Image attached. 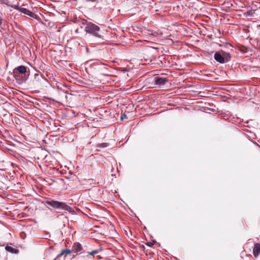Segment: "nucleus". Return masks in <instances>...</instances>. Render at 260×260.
I'll return each mask as SVG.
<instances>
[{"mask_svg":"<svg viewBox=\"0 0 260 260\" xmlns=\"http://www.w3.org/2000/svg\"><path fill=\"white\" fill-rule=\"evenodd\" d=\"M72 250L70 249L63 250L59 254H58L57 257H60L61 256L63 255H65V256H66L67 254H70L72 252Z\"/></svg>","mask_w":260,"mask_h":260,"instance_id":"11","label":"nucleus"},{"mask_svg":"<svg viewBox=\"0 0 260 260\" xmlns=\"http://www.w3.org/2000/svg\"><path fill=\"white\" fill-rule=\"evenodd\" d=\"M260 253V244L256 243L254 245V246L253 249V254L255 257L258 256L259 253Z\"/></svg>","mask_w":260,"mask_h":260,"instance_id":"8","label":"nucleus"},{"mask_svg":"<svg viewBox=\"0 0 260 260\" xmlns=\"http://www.w3.org/2000/svg\"><path fill=\"white\" fill-rule=\"evenodd\" d=\"M26 72V68L24 66H19L13 70L14 77L18 79L20 74H25Z\"/></svg>","mask_w":260,"mask_h":260,"instance_id":"3","label":"nucleus"},{"mask_svg":"<svg viewBox=\"0 0 260 260\" xmlns=\"http://www.w3.org/2000/svg\"><path fill=\"white\" fill-rule=\"evenodd\" d=\"M5 249L7 251H9L12 253H17L18 252V250H17L15 248H13V247L9 246H6Z\"/></svg>","mask_w":260,"mask_h":260,"instance_id":"12","label":"nucleus"},{"mask_svg":"<svg viewBox=\"0 0 260 260\" xmlns=\"http://www.w3.org/2000/svg\"><path fill=\"white\" fill-rule=\"evenodd\" d=\"M108 146H109V143H103L101 144H99L96 146V147H97L96 150L98 151H101L100 148H105V147H108Z\"/></svg>","mask_w":260,"mask_h":260,"instance_id":"13","label":"nucleus"},{"mask_svg":"<svg viewBox=\"0 0 260 260\" xmlns=\"http://www.w3.org/2000/svg\"><path fill=\"white\" fill-rule=\"evenodd\" d=\"M148 245L149 246H152L153 245V244H152V243H148Z\"/></svg>","mask_w":260,"mask_h":260,"instance_id":"16","label":"nucleus"},{"mask_svg":"<svg viewBox=\"0 0 260 260\" xmlns=\"http://www.w3.org/2000/svg\"><path fill=\"white\" fill-rule=\"evenodd\" d=\"M214 59L220 63H224V59L223 58L222 54L219 52H216L214 55Z\"/></svg>","mask_w":260,"mask_h":260,"instance_id":"7","label":"nucleus"},{"mask_svg":"<svg viewBox=\"0 0 260 260\" xmlns=\"http://www.w3.org/2000/svg\"><path fill=\"white\" fill-rule=\"evenodd\" d=\"M86 1H88V2H95L96 0H86Z\"/></svg>","mask_w":260,"mask_h":260,"instance_id":"17","label":"nucleus"},{"mask_svg":"<svg viewBox=\"0 0 260 260\" xmlns=\"http://www.w3.org/2000/svg\"><path fill=\"white\" fill-rule=\"evenodd\" d=\"M167 81L168 80L165 77H156L154 78V85L158 86L164 85Z\"/></svg>","mask_w":260,"mask_h":260,"instance_id":"4","label":"nucleus"},{"mask_svg":"<svg viewBox=\"0 0 260 260\" xmlns=\"http://www.w3.org/2000/svg\"><path fill=\"white\" fill-rule=\"evenodd\" d=\"M0 2L2 4H5L6 5H7V6L9 5V0H0Z\"/></svg>","mask_w":260,"mask_h":260,"instance_id":"14","label":"nucleus"},{"mask_svg":"<svg viewBox=\"0 0 260 260\" xmlns=\"http://www.w3.org/2000/svg\"><path fill=\"white\" fill-rule=\"evenodd\" d=\"M15 9L19 10V11H20L21 12L25 14H26L30 17H34V14L31 12L30 11L25 9V8H19L18 7H15Z\"/></svg>","mask_w":260,"mask_h":260,"instance_id":"6","label":"nucleus"},{"mask_svg":"<svg viewBox=\"0 0 260 260\" xmlns=\"http://www.w3.org/2000/svg\"><path fill=\"white\" fill-rule=\"evenodd\" d=\"M101 251V249H96L92 251L91 252H88L86 253L85 255H84L83 257H89V256H94V255L96 254L99 253Z\"/></svg>","mask_w":260,"mask_h":260,"instance_id":"9","label":"nucleus"},{"mask_svg":"<svg viewBox=\"0 0 260 260\" xmlns=\"http://www.w3.org/2000/svg\"><path fill=\"white\" fill-rule=\"evenodd\" d=\"M85 31L94 37L103 40V36L100 34V28L98 25L91 22H87L84 28Z\"/></svg>","mask_w":260,"mask_h":260,"instance_id":"2","label":"nucleus"},{"mask_svg":"<svg viewBox=\"0 0 260 260\" xmlns=\"http://www.w3.org/2000/svg\"><path fill=\"white\" fill-rule=\"evenodd\" d=\"M58 258H59V257H57V256H56V258H55L53 260H58Z\"/></svg>","mask_w":260,"mask_h":260,"instance_id":"18","label":"nucleus"},{"mask_svg":"<svg viewBox=\"0 0 260 260\" xmlns=\"http://www.w3.org/2000/svg\"><path fill=\"white\" fill-rule=\"evenodd\" d=\"M45 203L55 209H61L71 213L74 211L73 209L71 207L64 202H61L53 200H48L45 202Z\"/></svg>","mask_w":260,"mask_h":260,"instance_id":"1","label":"nucleus"},{"mask_svg":"<svg viewBox=\"0 0 260 260\" xmlns=\"http://www.w3.org/2000/svg\"><path fill=\"white\" fill-rule=\"evenodd\" d=\"M124 118H127L126 115L125 114H123L121 116V120H123Z\"/></svg>","mask_w":260,"mask_h":260,"instance_id":"15","label":"nucleus"},{"mask_svg":"<svg viewBox=\"0 0 260 260\" xmlns=\"http://www.w3.org/2000/svg\"><path fill=\"white\" fill-rule=\"evenodd\" d=\"M82 249V245L78 242L74 243L72 246V251L77 253Z\"/></svg>","mask_w":260,"mask_h":260,"instance_id":"5","label":"nucleus"},{"mask_svg":"<svg viewBox=\"0 0 260 260\" xmlns=\"http://www.w3.org/2000/svg\"><path fill=\"white\" fill-rule=\"evenodd\" d=\"M223 58L224 59V63L229 61L231 59V56L230 53L222 52Z\"/></svg>","mask_w":260,"mask_h":260,"instance_id":"10","label":"nucleus"}]
</instances>
